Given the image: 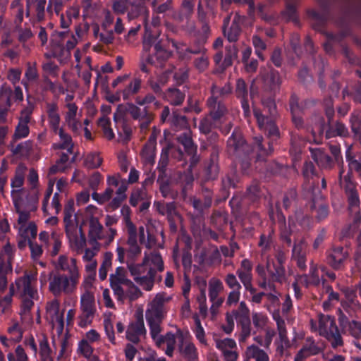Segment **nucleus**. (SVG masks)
<instances>
[{
	"label": "nucleus",
	"mask_w": 361,
	"mask_h": 361,
	"mask_svg": "<svg viewBox=\"0 0 361 361\" xmlns=\"http://www.w3.org/2000/svg\"><path fill=\"white\" fill-rule=\"evenodd\" d=\"M343 190L347 199L348 209L352 212L360 209V200L357 186L353 188L350 185L347 187V189Z\"/></svg>",
	"instance_id": "bb28decb"
},
{
	"label": "nucleus",
	"mask_w": 361,
	"mask_h": 361,
	"mask_svg": "<svg viewBox=\"0 0 361 361\" xmlns=\"http://www.w3.org/2000/svg\"><path fill=\"white\" fill-rule=\"evenodd\" d=\"M72 343L70 341V335L66 333L62 338L61 341V350L58 356V359L66 358L71 356Z\"/></svg>",
	"instance_id": "3c124183"
},
{
	"label": "nucleus",
	"mask_w": 361,
	"mask_h": 361,
	"mask_svg": "<svg viewBox=\"0 0 361 361\" xmlns=\"http://www.w3.org/2000/svg\"><path fill=\"white\" fill-rule=\"evenodd\" d=\"M310 103L309 100L300 102L298 96L295 93L291 94L289 99V106L291 114H301Z\"/></svg>",
	"instance_id": "4c0bfd02"
},
{
	"label": "nucleus",
	"mask_w": 361,
	"mask_h": 361,
	"mask_svg": "<svg viewBox=\"0 0 361 361\" xmlns=\"http://www.w3.org/2000/svg\"><path fill=\"white\" fill-rule=\"evenodd\" d=\"M319 326L320 334L326 338L333 348H337L343 345V338L334 317L323 315L319 319Z\"/></svg>",
	"instance_id": "0eeeda50"
},
{
	"label": "nucleus",
	"mask_w": 361,
	"mask_h": 361,
	"mask_svg": "<svg viewBox=\"0 0 361 361\" xmlns=\"http://www.w3.org/2000/svg\"><path fill=\"white\" fill-rule=\"evenodd\" d=\"M65 231L67 237L72 243V246L78 252V238L77 235L78 226L73 219L64 222Z\"/></svg>",
	"instance_id": "7c9ffc66"
},
{
	"label": "nucleus",
	"mask_w": 361,
	"mask_h": 361,
	"mask_svg": "<svg viewBox=\"0 0 361 361\" xmlns=\"http://www.w3.org/2000/svg\"><path fill=\"white\" fill-rule=\"evenodd\" d=\"M348 257V248L341 245H334L326 252V262L334 271L343 270Z\"/></svg>",
	"instance_id": "1a4fd4ad"
},
{
	"label": "nucleus",
	"mask_w": 361,
	"mask_h": 361,
	"mask_svg": "<svg viewBox=\"0 0 361 361\" xmlns=\"http://www.w3.org/2000/svg\"><path fill=\"white\" fill-rule=\"evenodd\" d=\"M312 121L314 122L312 127V135L316 144L322 142L324 133L326 139L336 136L343 137L349 136L348 128L341 122L337 121L334 126H331V123H326L324 118L321 115H314L312 118Z\"/></svg>",
	"instance_id": "7ed1b4c3"
},
{
	"label": "nucleus",
	"mask_w": 361,
	"mask_h": 361,
	"mask_svg": "<svg viewBox=\"0 0 361 361\" xmlns=\"http://www.w3.org/2000/svg\"><path fill=\"white\" fill-rule=\"evenodd\" d=\"M181 192L183 196H186L188 190H191L193 185L194 178L191 174H184L180 177Z\"/></svg>",
	"instance_id": "bf43d9fd"
},
{
	"label": "nucleus",
	"mask_w": 361,
	"mask_h": 361,
	"mask_svg": "<svg viewBox=\"0 0 361 361\" xmlns=\"http://www.w3.org/2000/svg\"><path fill=\"white\" fill-rule=\"evenodd\" d=\"M146 332L142 314H137L135 321L128 326L126 337L133 343L137 344L140 342V336L145 335Z\"/></svg>",
	"instance_id": "2eb2a0df"
},
{
	"label": "nucleus",
	"mask_w": 361,
	"mask_h": 361,
	"mask_svg": "<svg viewBox=\"0 0 361 361\" xmlns=\"http://www.w3.org/2000/svg\"><path fill=\"white\" fill-rule=\"evenodd\" d=\"M309 198L311 200L310 204V210L315 212V218L317 221L320 222L326 219L329 214V207L327 204L319 202L318 195L314 192L315 188L314 186H310Z\"/></svg>",
	"instance_id": "dca6fc26"
},
{
	"label": "nucleus",
	"mask_w": 361,
	"mask_h": 361,
	"mask_svg": "<svg viewBox=\"0 0 361 361\" xmlns=\"http://www.w3.org/2000/svg\"><path fill=\"white\" fill-rule=\"evenodd\" d=\"M343 5L341 6V17L338 20L337 23L343 26L349 21L355 20L361 21V0L357 3L355 0H341Z\"/></svg>",
	"instance_id": "9d476101"
},
{
	"label": "nucleus",
	"mask_w": 361,
	"mask_h": 361,
	"mask_svg": "<svg viewBox=\"0 0 361 361\" xmlns=\"http://www.w3.org/2000/svg\"><path fill=\"white\" fill-rule=\"evenodd\" d=\"M76 263L77 260L75 258H71V264H69L68 257L65 255H61L58 259L57 268L61 271H68L70 276H71V271H74L77 274V277H80Z\"/></svg>",
	"instance_id": "c756f323"
},
{
	"label": "nucleus",
	"mask_w": 361,
	"mask_h": 361,
	"mask_svg": "<svg viewBox=\"0 0 361 361\" xmlns=\"http://www.w3.org/2000/svg\"><path fill=\"white\" fill-rule=\"evenodd\" d=\"M311 155L318 166L322 169H331L336 164L330 155L320 149L311 150Z\"/></svg>",
	"instance_id": "5701e85b"
},
{
	"label": "nucleus",
	"mask_w": 361,
	"mask_h": 361,
	"mask_svg": "<svg viewBox=\"0 0 361 361\" xmlns=\"http://www.w3.org/2000/svg\"><path fill=\"white\" fill-rule=\"evenodd\" d=\"M71 272V276L56 273L49 279V290L55 297L61 295L62 293H71L75 288L80 277H77L74 271Z\"/></svg>",
	"instance_id": "423d86ee"
},
{
	"label": "nucleus",
	"mask_w": 361,
	"mask_h": 361,
	"mask_svg": "<svg viewBox=\"0 0 361 361\" xmlns=\"http://www.w3.org/2000/svg\"><path fill=\"white\" fill-rule=\"evenodd\" d=\"M171 56V53L164 49L159 51L157 53H154V56H148L147 61L148 63L154 64L156 66L161 65Z\"/></svg>",
	"instance_id": "de8ad7c7"
},
{
	"label": "nucleus",
	"mask_w": 361,
	"mask_h": 361,
	"mask_svg": "<svg viewBox=\"0 0 361 361\" xmlns=\"http://www.w3.org/2000/svg\"><path fill=\"white\" fill-rule=\"evenodd\" d=\"M232 92V88L230 84H226L222 87H219L213 85L211 87V96L216 98L221 99V97L227 96Z\"/></svg>",
	"instance_id": "13d9d810"
},
{
	"label": "nucleus",
	"mask_w": 361,
	"mask_h": 361,
	"mask_svg": "<svg viewBox=\"0 0 361 361\" xmlns=\"http://www.w3.org/2000/svg\"><path fill=\"white\" fill-rule=\"evenodd\" d=\"M146 12V6L144 2L137 1H130L128 6V18L130 20H133L142 16Z\"/></svg>",
	"instance_id": "2f4dec72"
},
{
	"label": "nucleus",
	"mask_w": 361,
	"mask_h": 361,
	"mask_svg": "<svg viewBox=\"0 0 361 361\" xmlns=\"http://www.w3.org/2000/svg\"><path fill=\"white\" fill-rule=\"evenodd\" d=\"M193 64L195 68L200 73H202L205 71L209 64V58L207 56L206 53L201 55L200 57L196 58L194 61Z\"/></svg>",
	"instance_id": "69168bd1"
},
{
	"label": "nucleus",
	"mask_w": 361,
	"mask_h": 361,
	"mask_svg": "<svg viewBox=\"0 0 361 361\" xmlns=\"http://www.w3.org/2000/svg\"><path fill=\"white\" fill-rule=\"evenodd\" d=\"M221 123L215 122L214 120L208 115L201 119L199 124V130L201 133L208 136L210 144L215 142L218 139V134L212 130L219 128Z\"/></svg>",
	"instance_id": "a211bd4d"
},
{
	"label": "nucleus",
	"mask_w": 361,
	"mask_h": 361,
	"mask_svg": "<svg viewBox=\"0 0 361 361\" xmlns=\"http://www.w3.org/2000/svg\"><path fill=\"white\" fill-rule=\"evenodd\" d=\"M252 263L248 259H244L241 261L240 267L237 269L236 274L239 279L245 277H252Z\"/></svg>",
	"instance_id": "603ef678"
},
{
	"label": "nucleus",
	"mask_w": 361,
	"mask_h": 361,
	"mask_svg": "<svg viewBox=\"0 0 361 361\" xmlns=\"http://www.w3.org/2000/svg\"><path fill=\"white\" fill-rule=\"evenodd\" d=\"M298 197L297 190L295 188L289 189L285 194L283 199V206L285 209H288L291 204L296 201Z\"/></svg>",
	"instance_id": "052dcab7"
},
{
	"label": "nucleus",
	"mask_w": 361,
	"mask_h": 361,
	"mask_svg": "<svg viewBox=\"0 0 361 361\" xmlns=\"http://www.w3.org/2000/svg\"><path fill=\"white\" fill-rule=\"evenodd\" d=\"M185 97V93L175 87L169 88L165 93L166 99L174 106L180 105L183 102Z\"/></svg>",
	"instance_id": "72a5a7b5"
},
{
	"label": "nucleus",
	"mask_w": 361,
	"mask_h": 361,
	"mask_svg": "<svg viewBox=\"0 0 361 361\" xmlns=\"http://www.w3.org/2000/svg\"><path fill=\"white\" fill-rule=\"evenodd\" d=\"M261 197L262 191L257 183L252 184L247 188L245 198L252 204L258 202Z\"/></svg>",
	"instance_id": "49530a36"
},
{
	"label": "nucleus",
	"mask_w": 361,
	"mask_h": 361,
	"mask_svg": "<svg viewBox=\"0 0 361 361\" xmlns=\"http://www.w3.org/2000/svg\"><path fill=\"white\" fill-rule=\"evenodd\" d=\"M126 262L134 281L145 290H151L154 284L157 271L151 267L147 268L145 262L141 264H134L133 262Z\"/></svg>",
	"instance_id": "39448f33"
},
{
	"label": "nucleus",
	"mask_w": 361,
	"mask_h": 361,
	"mask_svg": "<svg viewBox=\"0 0 361 361\" xmlns=\"http://www.w3.org/2000/svg\"><path fill=\"white\" fill-rule=\"evenodd\" d=\"M195 324V329H194V333L195 334L196 338L201 342L203 343L205 341L204 340V336L205 332L204 330V328L202 326L201 321L200 319V317L197 313H195L192 317Z\"/></svg>",
	"instance_id": "0e129e2a"
},
{
	"label": "nucleus",
	"mask_w": 361,
	"mask_h": 361,
	"mask_svg": "<svg viewBox=\"0 0 361 361\" xmlns=\"http://www.w3.org/2000/svg\"><path fill=\"white\" fill-rule=\"evenodd\" d=\"M240 16L236 14L234 16L230 28L228 30L226 29V34H224L230 42H237L241 33L242 29L240 25Z\"/></svg>",
	"instance_id": "c85d7f7f"
},
{
	"label": "nucleus",
	"mask_w": 361,
	"mask_h": 361,
	"mask_svg": "<svg viewBox=\"0 0 361 361\" xmlns=\"http://www.w3.org/2000/svg\"><path fill=\"white\" fill-rule=\"evenodd\" d=\"M170 125L171 128L175 131L180 130H186V129H190L188 119L185 116L180 115L176 111H173L171 118L170 120Z\"/></svg>",
	"instance_id": "473e14b6"
},
{
	"label": "nucleus",
	"mask_w": 361,
	"mask_h": 361,
	"mask_svg": "<svg viewBox=\"0 0 361 361\" xmlns=\"http://www.w3.org/2000/svg\"><path fill=\"white\" fill-rule=\"evenodd\" d=\"M37 280V272L26 271L24 275L15 281L17 291L22 298L21 308L24 313L30 311L34 305L33 300L37 298V290L32 285Z\"/></svg>",
	"instance_id": "20e7f679"
},
{
	"label": "nucleus",
	"mask_w": 361,
	"mask_h": 361,
	"mask_svg": "<svg viewBox=\"0 0 361 361\" xmlns=\"http://www.w3.org/2000/svg\"><path fill=\"white\" fill-rule=\"evenodd\" d=\"M12 89L6 85H1L0 87V106L10 109L12 106Z\"/></svg>",
	"instance_id": "79ce46f5"
},
{
	"label": "nucleus",
	"mask_w": 361,
	"mask_h": 361,
	"mask_svg": "<svg viewBox=\"0 0 361 361\" xmlns=\"http://www.w3.org/2000/svg\"><path fill=\"white\" fill-rule=\"evenodd\" d=\"M321 11H317L312 9L307 11L310 18L314 20L312 24L313 28L319 32H324L329 20L331 19V4L330 0L320 1Z\"/></svg>",
	"instance_id": "6e6552de"
},
{
	"label": "nucleus",
	"mask_w": 361,
	"mask_h": 361,
	"mask_svg": "<svg viewBox=\"0 0 361 361\" xmlns=\"http://www.w3.org/2000/svg\"><path fill=\"white\" fill-rule=\"evenodd\" d=\"M113 254L111 252H106L103 262L99 269V277L101 281H104L107 276V270L111 266V259Z\"/></svg>",
	"instance_id": "864d4df0"
},
{
	"label": "nucleus",
	"mask_w": 361,
	"mask_h": 361,
	"mask_svg": "<svg viewBox=\"0 0 361 361\" xmlns=\"http://www.w3.org/2000/svg\"><path fill=\"white\" fill-rule=\"evenodd\" d=\"M156 94L148 92L143 97H137L135 104L128 102L126 104V111L133 120L140 123L141 129H146L154 119L153 110L161 107V102L156 97Z\"/></svg>",
	"instance_id": "f03ea898"
},
{
	"label": "nucleus",
	"mask_w": 361,
	"mask_h": 361,
	"mask_svg": "<svg viewBox=\"0 0 361 361\" xmlns=\"http://www.w3.org/2000/svg\"><path fill=\"white\" fill-rule=\"evenodd\" d=\"M178 350L187 361H197L198 355L197 348L191 342L184 341V338L180 330L178 331Z\"/></svg>",
	"instance_id": "aec40b11"
},
{
	"label": "nucleus",
	"mask_w": 361,
	"mask_h": 361,
	"mask_svg": "<svg viewBox=\"0 0 361 361\" xmlns=\"http://www.w3.org/2000/svg\"><path fill=\"white\" fill-rule=\"evenodd\" d=\"M46 112L48 118L49 126L54 133H57L61 122V116L59 113V106L56 102H47L46 104Z\"/></svg>",
	"instance_id": "412c9836"
},
{
	"label": "nucleus",
	"mask_w": 361,
	"mask_h": 361,
	"mask_svg": "<svg viewBox=\"0 0 361 361\" xmlns=\"http://www.w3.org/2000/svg\"><path fill=\"white\" fill-rule=\"evenodd\" d=\"M27 167L24 164H20L16 167L15 175L11 181V186L13 189H22L25 180V173Z\"/></svg>",
	"instance_id": "c9c22d12"
},
{
	"label": "nucleus",
	"mask_w": 361,
	"mask_h": 361,
	"mask_svg": "<svg viewBox=\"0 0 361 361\" xmlns=\"http://www.w3.org/2000/svg\"><path fill=\"white\" fill-rule=\"evenodd\" d=\"M361 222V216L359 215L356 217L353 223L344 228L342 231V235L345 238H353L356 233H359V236L361 237V232L360 231V225Z\"/></svg>",
	"instance_id": "c03bdc74"
},
{
	"label": "nucleus",
	"mask_w": 361,
	"mask_h": 361,
	"mask_svg": "<svg viewBox=\"0 0 361 361\" xmlns=\"http://www.w3.org/2000/svg\"><path fill=\"white\" fill-rule=\"evenodd\" d=\"M263 81L265 87L274 94L279 90L282 83L279 72L273 68L263 75Z\"/></svg>",
	"instance_id": "4be33fe9"
},
{
	"label": "nucleus",
	"mask_w": 361,
	"mask_h": 361,
	"mask_svg": "<svg viewBox=\"0 0 361 361\" xmlns=\"http://www.w3.org/2000/svg\"><path fill=\"white\" fill-rule=\"evenodd\" d=\"M357 288H346L343 290L345 298L341 301L343 310L352 317H355L357 312L361 310V303L357 299Z\"/></svg>",
	"instance_id": "ddd939ff"
},
{
	"label": "nucleus",
	"mask_w": 361,
	"mask_h": 361,
	"mask_svg": "<svg viewBox=\"0 0 361 361\" xmlns=\"http://www.w3.org/2000/svg\"><path fill=\"white\" fill-rule=\"evenodd\" d=\"M238 49L235 45L226 47V54L222 63V70H226L233 64L234 59H237Z\"/></svg>",
	"instance_id": "a18cd8bd"
},
{
	"label": "nucleus",
	"mask_w": 361,
	"mask_h": 361,
	"mask_svg": "<svg viewBox=\"0 0 361 361\" xmlns=\"http://www.w3.org/2000/svg\"><path fill=\"white\" fill-rule=\"evenodd\" d=\"M248 353L255 361H269L267 353L256 345H252L248 348Z\"/></svg>",
	"instance_id": "6e6d98bb"
},
{
	"label": "nucleus",
	"mask_w": 361,
	"mask_h": 361,
	"mask_svg": "<svg viewBox=\"0 0 361 361\" xmlns=\"http://www.w3.org/2000/svg\"><path fill=\"white\" fill-rule=\"evenodd\" d=\"M125 220L126 222V226L128 228V238L127 240V244L128 246L137 245V233L135 226L132 223L130 218L128 216H125Z\"/></svg>",
	"instance_id": "8fccbe9b"
},
{
	"label": "nucleus",
	"mask_w": 361,
	"mask_h": 361,
	"mask_svg": "<svg viewBox=\"0 0 361 361\" xmlns=\"http://www.w3.org/2000/svg\"><path fill=\"white\" fill-rule=\"evenodd\" d=\"M153 12L157 14H166L173 11V0H166L164 3H159V0H154L152 2Z\"/></svg>",
	"instance_id": "37998d69"
},
{
	"label": "nucleus",
	"mask_w": 361,
	"mask_h": 361,
	"mask_svg": "<svg viewBox=\"0 0 361 361\" xmlns=\"http://www.w3.org/2000/svg\"><path fill=\"white\" fill-rule=\"evenodd\" d=\"M103 226L96 217H92L90 220L89 238L92 244L97 243L98 240L102 238V232Z\"/></svg>",
	"instance_id": "cd10ccee"
},
{
	"label": "nucleus",
	"mask_w": 361,
	"mask_h": 361,
	"mask_svg": "<svg viewBox=\"0 0 361 361\" xmlns=\"http://www.w3.org/2000/svg\"><path fill=\"white\" fill-rule=\"evenodd\" d=\"M306 246L307 244L304 239L295 242L292 249V258L307 255Z\"/></svg>",
	"instance_id": "680f3d73"
},
{
	"label": "nucleus",
	"mask_w": 361,
	"mask_h": 361,
	"mask_svg": "<svg viewBox=\"0 0 361 361\" xmlns=\"http://www.w3.org/2000/svg\"><path fill=\"white\" fill-rule=\"evenodd\" d=\"M267 270L269 282L282 283L286 280V269L283 264L271 262L269 259L267 262Z\"/></svg>",
	"instance_id": "6ab92c4d"
},
{
	"label": "nucleus",
	"mask_w": 361,
	"mask_h": 361,
	"mask_svg": "<svg viewBox=\"0 0 361 361\" xmlns=\"http://www.w3.org/2000/svg\"><path fill=\"white\" fill-rule=\"evenodd\" d=\"M177 141L183 147L185 153L190 156V166H195L199 161V157L197 154V146L194 143L192 138L190 129H186L177 136Z\"/></svg>",
	"instance_id": "f8f14e48"
},
{
	"label": "nucleus",
	"mask_w": 361,
	"mask_h": 361,
	"mask_svg": "<svg viewBox=\"0 0 361 361\" xmlns=\"http://www.w3.org/2000/svg\"><path fill=\"white\" fill-rule=\"evenodd\" d=\"M281 17L287 22L292 21L295 24H298L299 18L295 4L287 2L285 10L281 11Z\"/></svg>",
	"instance_id": "58836bf2"
},
{
	"label": "nucleus",
	"mask_w": 361,
	"mask_h": 361,
	"mask_svg": "<svg viewBox=\"0 0 361 361\" xmlns=\"http://www.w3.org/2000/svg\"><path fill=\"white\" fill-rule=\"evenodd\" d=\"M274 231L273 229H269L267 233H263L261 234L258 246L262 248L263 252H267L270 250L273 243V235Z\"/></svg>",
	"instance_id": "09e8293b"
},
{
	"label": "nucleus",
	"mask_w": 361,
	"mask_h": 361,
	"mask_svg": "<svg viewBox=\"0 0 361 361\" xmlns=\"http://www.w3.org/2000/svg\"><path fill=\"white\" fill-rule=\"evenodd\" d=\"M102 159L97 153H91L87 155L85 159V165L88 169H97L101 166Z\"/></svg>",
	"instance_id": "4d7b16f0"
},
{
	"label": "nucleus",
	"mask_w": 361,
	"mask_h": 361,
	"mask_svg": "<svg viewBox=\"0 0 361 361\" xmlns=\"http://www.w3.org/2000/svg\"><path fill=\"white\" fill-rule=\"evenodd\" d=\"M171 299V298L167 296L166 294L164 293H158L152 301L151 307L152 308L164 310V303L169 302Z\"/></svg>",
	"instance_id": "774afa93"
},
{
	"label": "nucleus",
	"mask_w": 361,
	"mask_h": 361,
	"mask_svg": "<svg viewBox=\"0 0 361 361\" xmlns=\"http://www.w3.org/2000/svg\"><path fill=\"white\" fill-rule=\"evenodd\" d=\"M205 42H202L200 39H195L192 45L188 47V52H190L194 55H202L207 52V49L204 47V44Z\"/></svg>",
	"instance_id": "338daca9"
},
{
	"label": "nucleus",
	"mask_w": 361,
	"mask_h": 361,
	"mask_svg": "<svg viewBox=\"0 0 361 361\" xmlns=\"http://www.w3.org/2000/svg\"><path fill=\"white\" fill-rule=\"evenodd\" d=\"M338 322L342 331L348 334L355 339L361 338V322L357 320H350L341 310H339Z\"/></svg>",
	"instance_id": "f3484780"
},
{
	"label": "nucleus",
	"mask_w": 361,
	"mask_h": 361,
	"mask_svg": "<svg viewBox=\"0 0 361 361\" xmlns=\"http://www.w3.org/2000/svg\"><path fill=\"white\" fill-rule=\"evenodd\" d=\"M351 130L361 145V114L353 112L350 116Z\"/></svg>",
	"instance_id": "ea45409f"
},
{
	"label": "nucleus",
	"mask_w": 361,
	"mask_h": 361,
	"mask_svg": "<svg viewBox=\"0 0 361 361\" xmlns=\"http://www.w3.org/2000/svg\"><path fill=\"white\" fill-rule=\"evenodd\" d=\"M126 290L125 291V299L128 298L130 301H135L142 295L140 289L136 286L132 281L130 283L126 286Z\"/></svg>",
	"instance_id": "5fc2aeb1"
},
{
	"label": "nucleus",
	"mask_w": 361,
	"mask_h": 361,
	"mask_svg": "<svg viewBox=\"0 0 361 361\" xmlns=\"http://www.w3.org/2000/svg\"><path fill=\"white\" fill-rule=\"evenodd\" d=\"M142 81L140 78H134L121 90L123 100H128L134 94H136L141 88Z\"/></svg>",
	"instance_id": "e433bc0d"
},
{
	"label": "nucleus",
	"mask_w": 361,
	"mask_h": 361,
	"mask_svg": "<svg viewBox=\"0 0 361 361\" xmlns=\"http://www.w3.org/2000/svg\"><path fill=\"white\" fill-rule=\"evenodd\" d=\"M208 116L215 122L224 124L228 113V110L221 99L209 97L207 100Z\"/></svg>",
	"instance_id": "9b49d317"
},
{
	"label": "nucleus",
	"mask_w": 361,
	"mask_h": 361,
	"mask_svg": "<svg viewBox=\"0 0 361 361\" xmlns=\"http://www.w3.org/2000/svg\"><path fill=\"white\" fill-rule=\"evenodd\" d=\"M164 343H166V355L172 357L176 345L175 334L171 331H169L164 336L161 335L156 340V345L160 348Z\"/></svg>",
	"instance_id": "a878e982"
},
{
	"label": "nucleus",
	"mask_w": 361,
	"mask_h": 361,
	"mask_svg": "<svg viewBox=\"0 0 361 361\" xmlns=\"http://www.w3.org/2000/svg\"><path fill=\"white\" fill-rule=\"evenodd\" d=\"M80 309L82 312H95V302L94 295L86 292L80 298Z\"/></svg>",
	"instance_id": "a19ab883"
},
{
	"label": "nucleus",
	"mask_w": 361,
	"mask_h": 361,
	"mask_svg": "<svg viewBox=\"0 0 361 361\" xmlns=\"http://www.w3.org/2000/svg\"><path fill=\"white\" fill-rule=\"evenodd\" d=\"M109 281L110 287L112 289L117 300L123 302L125 300V291L122 287L123 283L121 282L119 277L118 276L111 274L109 276Z\"/></svg>",
	"instance_id": "f704fd0d"
},
{
	"label": "nucleus",
	"mask_w": 361,
	"mask_h": 361,
	"mask_svg": "<svg viewBox=\"0 0 361 361\" xmlns=\"http://www.w3.org/2000/svg\"><path fill=\"white\" fill-rule=\"evenodd\" d=\"M262 104V109L253 106V115L259 128L267 135V140L262 136H257L254 138L252 145H250L241 133L234 130L227 140L228 153L240 165L244 174L249 173L254 160L255 162L264 161L274 151V142L280 138V131L276 123L277 107L274 98L263 97Z\"/></svg>",
	"instance_id": "f257e3e1"
},
{
	"label": "nucleus",
	"mask_w": 361,
	"mask_h": 361,
	"mask_svg": "<svg viewBox=\"0 0 361 361\" xmlns=\"http://www.w3.org/2000/svg\"><path fill=\"white\" fill-rule=\"evenodd\" d=\"M237 321V325L240 328L241 331L238 337L240 343L245 342L250 336L251 322L250 315H238L235 317Z\"/></svg>",
	"instance_id": "393cba45"
},
{
	"label": "nucleus",
	"mask_w": 361,
	"mask_h": 361,
	"mask_svg": "<svg viewBox=\"0 0 361 361\" xmlns=\"http://www.w3.org/2000/svg\"><path fill=\"white\" fill-rule=\"evenodd\" d=\"M235 95L240 100L244 118L249 120L251 118V111L248 100L247 85L243 78L236 80Z\"/></svg>",
	"instance_id": "4468645a"
},
{
	"label": "nucleus",
	"mask_w": 361,
	"mask_h": 361,
	"mask_svg": "<svg viewBox=\"0 0 361 361\" xmlns=\"http://www.w3.org/2000/svg\"><path fill=\"white\" fill-rule=\"evenodd\" d=\"M324 106L325 109V114L328 118L329 123H331L334 116V100L331 96L326 97L324 99Z\"/></svg>",
	"instance_id": "e2e57ef3"
},
{
	"label": "nucleus",
	"mask_w": 361,
	"mask_h": 361,
	"mask_svg": "<svg viewBox=\"0 0 361 361\" xmlns=\"http://www.w3.org/2000/svg\"><path fill=\"white\" fill-rule=\"evenodd\" d=\"M219 149L214 147L210 154L209 163L206 169V179L213 180L218 177L219 169L218 165Z\"/></svg>",
	"instance_id": "b1692460"
}]
</instances>
